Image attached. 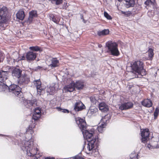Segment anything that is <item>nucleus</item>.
<instances>
[{"instance_id": "nucleus-2", "label": "nucleus", "mask_w": 159, "mask_h": 159, "mask_svg": "<svg viewBox=\"0 0 159 159\" xmlns=\"http://www.w3.org/2000/svg\"><path fill=\"white\" fill-rule=\"evenodd\" d=\"M131 67L132 71L128 72L127 74L129 75V79L134 78H141L145 75L147 72L143 69V63L140 61H137L131 63Z\"/></svg>"}, {"instance_id": "nucleus-10", "label": "nucleus", "mask_w": 159, "mask_h": 159, "mask_svg": "<svg viewBox=\"0 0 159 159\" xmlns=\"http://www.w3.org/2000/svg\"><path fill=\"white\" fill-rule=\"evenodd\" d=\"M34 84L36 87L37 92L40 93L42 90H44L45 88L41 85V83L40 80H35L34 81Z\"/></svg>"}, {"instance_id": "nucleus-50", "label": "nucleus", "mask_w": 159, "mask_h": 159, "mask_svg": "<svg viewBox=\"0 0 159 159\" xmlns=\"http://www.w3.org/2000/svg\"><path fill=\"white\" fill-rule=\"evenodd\" d=\"M83 17L82 16V17L81 18V19H83Z\"/></svg>"}, {"instance_id": "nucleus-43", "label": "nucleus", "mask_w": 159, "mask_h": 159, "mask_svg": "<svg viewBox=\"0 0 159 159\" xmlns=\"http://www.w3.org/2000/svg\"><path fill=\"white\" fill-rule=\"evenodd\" d=\"M147 146L148 148H151V147H152V146L150 144H147Z\"/></svg>"}, {"instance_id": "nucleus-27", "label": "nucleus", "mask_w": 159, "mask_h": 159, "mask_svg": "<svg viewBox=\"0 0 159 159\" xmlns=\"http://www.w3.org/2000/svg\"><path fill=\"white\" fill-rule=\"evenodd\" d=\"M91 102L93 104H95L98 102L99 98L97 95L92 96L89 98Z\"/></svg>"}, {"instance_id": "nucleus-8", "label": "nucleus", "mask_w": 159, "mask_h": 159, "mask_svg": "<svg viewBox=\"0 0 159 159\" xmlns=\"http://www.w3.org/2000/svg\"><path fill=\"white\" fill-rule=\"evenodd\" d=\"M149 134V130L148 129H141V136L142 137V142L145 143L148 141Z\"/></svg>"}, {"instance_id": "nucleus-17", "label": "nucleus", "mask_w": 159, "mask_h": 159, "mask_svg": "<svg viewBox=\"0 0 159 159\" xmlns=\"http://www.w3.org/2000/svg\"><path fill=\"white\" fill-rule=\"evenodd\" d=\"M22 71L21 70L17 68H15L12 71V75L13 76L19 78L21 75Z\"/></svg>"}, {"instance_id": "nucleus-28", "label": "nucleus", "mask_w": 159, "mask_h": 159, "mask_svg": "<svg viewBox=\"0 0 159 159\" xmlns=\"http://www.w3.org/2000/svg\"><path fill=\"white\" fill-rule=\"evenodd\" d=\"M98 109L94 107H91L89 110L88 113L89 114H90L91 115H93L96 113L98 111Z\"/></svg>"}, {"instance_id": "nucleus-39", "label": "nucleus", "mask_w": 159, "mask_h": 159, "mask_svg": "<svg viewBox=\"0 0 159 159\" xmlns=\"http://www.w3.org/2000/svg\"><path fill=\"white\" fill-rule=\"evenodd\" d=\"M3 58V54L0 51V62H1Z\"/></svg>"}, {"instance_id": "nucleus-5", "label": "nucleus", "mask_w": 159, "mask_h": 159, "mask_svg": "<svg viewBox=\"0 0 159 159\" xmlns=\"http://www.w3.org/2000/svg\"><path fill=\"white\" fill-rule=\"evenodd\" d=\"M9 91L16 96L20 97L21 95V89L16 85L12 84L10 85L9 87Z\"/></svg>"}, {"instance_id": "nucleus-11", "label": "nucleus", "mask_w": 159, "mask_h": 159, "mask_svg": "<svg viewBox=\"0 0 159 159\" xmlns=\"http://www.w3.org/2000/svg\"><path fill=\"white\" fill-rule=\"evenodd\" d=\"M36 57V53L33 52L29 51L26 54V57L27 61H33Z\"/></svg>"}, {"instance_id": "nucleus-9", "label": "nucleus", "mask_w": 159, "mask_h": 159, "mask_svg": "<svg viewBox=\"0 0 159 159\" xmlns=\"http://www.w3.org/2000/svg\"><path fill=\"white\" fill-rule=\"evenodd\" d=\"M133 105V103L131 102L124 103L119 107V109L121 110L129 109L132 108Z\"/></svg>"}, {"instance_id": "nucleus-15", "label": "nucleus", "mask_w": 159, "mask_h": 159, "mask_svg": "<svg viewBox=\"0 0 159 159\" xmlns=\"http://www.w3.org/2000/svg\"><path fill=\"white\" fill-rule=\"evenodd\" d=\"M41 113L40 109L39 107L36 108L33 115V119L34 120H38L40 117Z\"/></svg>"}, {"instance_id": "nucleus-36", "label": "nucleus", "mask_w": 159, "mask_h": 159, "mask_svg": "<svg viewBox=\"0 0 159 159\" xmlns=\"http://www.w3.org/2000/svg\"><path fill=\"white\" fill-rule=\"evenodd\" d=\"M159 112V109L157 107L156 108L155 110L154 113V116L155 117H157L158 115Z\"/></svg>"}, {"instance_id": "nucleus-42", "label": "nucleus", "mask_w": 159, "mask_h": 159, "mask_svg": "<svg viewBox=\"0 0 159 159\" xmlns=\"http://www.w3.org/2000/svg\"><path fill=\"white\" fill-rule=\"evenodd\" d=\"M45 159H54V158L53 157H45Z\"/></svg>"}, {"instance_id": "nucleus-1", "label": "nucleus", "mask_w": 159, "mask_h": 159, "mask_svg": "<svg viewBox=\"0 0 159 159\" xmlns=\"http://www.w3.org/2000/svg\"><path fill=\"white\" fill-rule=\"evenodd\" d=\"M75 120L81 130L84 137H85L87 140L89 142L87 146V150L89 152H92L96 141V139H93L94 132L91 130V132H90L86 129V124L84 119L78 118V119H75Z\"/></svg>"}, {"instance_id": "nucleus-4", "label": "nucleus", "mask_w": 159, "mask_h": 159, "mask_svg": "<svg viewBox=\"0 0 159 159\" xmlns=\"http://www.w3.org/2000/svg\"><path fill=\"white\" fill-rule=\"evenodd\" d=\"M33 142L31 141H23L21 145L22 149L24 151H26L27 153L30 152L31 154L33 153L32 148L33 146Z\"/></svg>"}, {"instance_id": "nucleus-20", "label": "nucleus", "mask_w": 159, "mask_h": 159, "mask_svg": "<svg viewBox=\"0 0 159 159\" xmlns=\"http://www.w3.org/2000/svg\"><path fill=\"white\" fill-rule=\"evenodd\" d=\"M99 108L102 112H105L108 110V106L104 102H101L99 104Z\"/></svg>"}, {"instance_id": "nucleus-40", "label": "nucleus", "mask_w": 159, "mask_h": 159, "mask_svg": "<svg viewBox=\"0 0 159 159\" xmlns=\"http://www.w3.org/2000/svg\"><path fill=\"white\" fill-rule=\"evenodd\" d=\"M72 159H84L83 158L80 157L79 156H76L74 157H73L72 158Z\"/></svg>"}, {"instance_id": "nucleus-13", "label": "nucleus", "mask_w": 159, "mask_h": 159, "mask_svg": "<svg viewBox=\"0 0 159 159\" xmlns=\"http://www.w3.org/2000/svg\"><path fill=\"white\" fill-rule=\"evenodd\" d=\"M25 105L27 108L32 109L33 107L36 106V101L34 100H27L25 101Z\"/></svg>"}, {"instance_id": "nucleus-31", "label": "nucleus", "mask_w": 159, "mask_h": 159, "mask_svg": "<svg viewBox=\"0 0 159 159\" xmlns=\"http://www.w3.org/2000/svg\"><path fill=\"white\" fill-rule=\"evenodd\" d=\"M155 4V0H147L145 4L147 6L152 5L154 6Z\"/></svg>"}, {"instance_id": "nucleus-25", "label": "nucleus", "mask_w": 159, "mask_h": 159, "mask_svg": "<svg viewBox=\"0 0 159 159\" xmlns=\"http://www.w3.org/2000/svg\"><path fill=\"white\" fill-rule=\"evenodd\" d=\"M143 105L147 107H149L152 105V101L149 99H146L142 102Z\"/></svg>"}, {"instance_id": "nucleus-16", "label": "nucleus", "mask_w": 159, "mask_h": 159, "mask_svg": "<svg viewBox=\"0 0 159 159\" xmlns=\"http://www.w3.org/2000/svg\"><path fill=\"white\" fill-rule=\"evenodd\" d=\"M29 16L27 20V23H30L33 21L34 18L37 16V11H32L29 12Z\"/></svg>"}, {"instance_id": "nucleus-19", "label": "nucleus", "mask_w": 159, "mask_h": 159, "mask_svg": "<svg viewBox=\"0 0 159 159\" xmlns=\"http://www.w3.org/2000/svg\"><path fill=\"white\" fill-rule=\"evenodd\" d=\"M7 84V82L6 81L2 82L1 81H0V91L9 90V87H8Z\"/></svg>"}, {"instance_id": "nucleus-46", "label": "nucleus", "mask_w": 159, "mask_h": 159, "mask_svg": "<svg viewBox=\"0 0 159 159\" xmlns=\"http://www.w3.org/2000/svg\"><path fill=\"white\" fill-rule=\"evenodd\" d=\"M122 13L123 14H125V12H123V11H122Z\"/></svg>"}, {"instance_id": "nucleus-23", "label": "nucleus", "mask_w": 159, "mask_h": 159, "mask_svg": "<svg viewBox=\"0 0 159 159\" xmlns=\"http://www.w3.org/2000/svg\"><path fill=\"white\" fill-rule=\"evenodd\" d=\"M75 88L77 89L80 90L82 89L84 86V84L83 82L80 81H77L74 83Z\"/></svg>"}, {"instance_id": "nucleus-44", "label": "nucleus", "mask_w": 159, "mask_h": 159, "mask_svg": "<svg viewBox=\"0 0 159 159\" xmlns=\"http://www.w3.org/2000/svg\"><path fill=\"white\" fill-rule=\"evenodd\" d=\"M98 46L99 48H101L102 47V45L101 44H99Z\"/></svg>"}, {"instance_id": "nucleus-32", "label": "nucleus", "mask_w": 159, "mask_h": 159, "mask_svg": "<svg viewBox=\"0 0 159 159\" xmlns=\"http://www.w3.org/2000/svg\"><path fill=\"white\" fill-rule=\"evenodd\" d=\"M50 20H51L54 22L57 23L58 22V20L57 18H55L53 14L50 15L49 16Z\"/></svg>"}, {"instance_id": "nucleus-21", "label": "nucleus", "mask_w": 159, "mask_h": 159, "mask_svg": "<svg viewBox=\"0 0 159 159\" xmlns=\"http://www.w3.org/2000/svg\"><path fill=\"white\" fill-rule=\"evenodd\" d=\"M51 63L49 66L51 67H55L58 66L59 61L57 58H53L51 60Z\"/></svg>"}, {"instance_id": "nucleus-47", "label": "nucleus", "mask_w": 159, "mask_h": 159, "mask_svg": "<svg viewBox=\"0 0 159 159\" xmlns=\"http://www.w3.org/2000/svg\"><path fill=\"white\" fill-rule=\"evenodd\" d=\"M83 21H84V23H85V20L84 19H83Z\"/></svg>"}, {"instance_id": "nucleus-34", "label": "nucleus", "mask_w": 159, "mask_h": 159, "mask_svg": "<svg viewBox=\"0 0 159 159\" xmlns=\"http://www.w3.org/2000/svg\"><path fill=\"white\" fill-rule=\"evenodd\" d=\"M29 49L31 50L35 51H37L40 50V48L38 46L30 47Z\"/></svg>"}, {"instance_id": "nucleus-18", "label": "nucleus", "mask_w": 159, "mask_h": 159, "mask_svg": "<svg viewBox=\"0 0 159 159\" xmlns=\"http://www.w3.org/2000/svg\"><path fill=\"white\" fill-rule=\"evenodd\" d=\"M105 118H103L101 120V122L100 123V125L98 127V130L100 133H102L103 130L104 128L106 126V124L104 122V121L106 120H105Z\"/></svg>"}, {"instance_id": "nucleus-49", "label": "nucleus", "mask_w": 159, "mask_h": 159, "mask_svg": "<svg viewBox=\"0 0 159 159\" xmlns=\"http://www.w3.org/2000/svg\"><path fill=\"white\" fill-rule=\"evenodd\" d=\"M35 153H34V154H33L34 155V154H35Z\"/></svg>"}, {"instance_id": "nucleus-12", "label": "nucleus", "mask_w": 159, "mask_h": 159, "mask_svg": "<svg viewBox=\"0 0 159 159\" xmlns=\"http://www.w3.org/2000/svg\"><path fill=\"white\" fill-rule=\"evenodd\" d=\"M85 108L84 105L81 102L78 101L75 103L74 109L75 111H78L82 110Z\"/></svg>"}, {"instance_id": "nucleus-45", "label": "nucleus", "mask_w": 159, "mask_h": 159, "mask_svg": "<svg viewBox=\"0 0 159 159\" xmlns=\"http://www.w3.org/2000/svg\"><path fill=\"white\" fill-rule=\"evenodd\" d=\"M25 58V57H22V60H24Z\"/></svg>"}, {"instance_id": "nucleus-41", "label": "nucleus", "mask_w": 159, "mask_h": 159, "mask_svg": "<svg viewBox=\"0 0 159 159\" xmlns=\"http://www.w3.org/2000/svg\"><path fill=\"white\" fill-rule=\"evenodd\" d=\"M29 81V79L25 76V82H24V83H27Z\"/></svg>"}, {"instance_id": "nucleus-37", "label": "nucleus", "mask_w": 159, "mask_h": 159, "mask_svg": "<svg viewBox=\"0 0 159 159\" xmlns=\"http://www.w3.org/2000/svg\"><path fill=\"white\" fill-rule=\"evenodd\" d=\"M104 16L108 19L111 20L112 19L111 16L106 12H104Z\"/></svg>"}, {"instance_id": "nucleus-33", "label": "nucleus", "mask_w": 159, "mask_h": 159, "mask_svg": "<svg viewBox=\"0 0 159 159\" xmlns=\"http://www.w3.org/2000/svg\"><path fill=\"white\" fill-rule=\"evenodd\" d=\"M19 80L18 82L20 83H24L25 81V76H20L19 78Z\"/></svg>"}, {"instance_id": "nucleus-35", "label": "nucleus", "mask_w": 159, "mask_h": 159, "mask_svg": "<svg viewBox=\"0 0 159 159\" xmlns=\"http://www.w3.org/2000/svg\"><path fill=\"white\" fill-rule=\"evenodd\" d=\"M136 153L135 152H132L130 155V158L132 159H138L137 156L135 157Z\"/></svg>"}, {"instance_id": "nucleus-22", "label": "nucleus", "mask_w": 159, "mask_h": 159, "mask_svg": "<svg viewBox=\"0 0 159 159\" xmlns=\"http://www.w3.org/2000/svg\"><path fill=\"white\" fill-rule=\"evenodd\" d=\"M16 17L18 19L22 20L24 18L25 15L23 10H20L16 14Z\"/></svg>"}, {"instance_id": "nucleus-29", "label": "nucleus", "mask_w": 159, "mask_h": 159, "mask_svg": "<svg viewBox=\"0 0 159 159\" xmlns=\"http://www.w3.org/2000/svg\"><path fill=\"white\" fill-rule=\"evenodd\" d=\"M109 33V31L108 29H105L101 31L98 32V34L99 36L105 35L108 34Z\"/></svg>"}, {"instance_id": "nucleus-26", "label": "nucleus", "mask_w": 159, "mask_h": 159, "mask_svg": "<svg viewBox=\"0 0 159 159\" xmlns=\"http://www.w3.org/2000/svg\"><path fill=\"white\" fill-rule=\"evenodd\" d=\"M126 2L125 6L128 8L130 7H133L135 4L134 0H125Z\"/></svg>"}, {"instance_id": "nucleus-38", "label": "nucleus", "mask_w": 159, "mask_h": 159, "mask_svg": "<svg viewBox=\"0 0 159 159\" xmlns=\"http://www.w3.org/2000/svg\"><path fill=\"white\" fill-rule=\"evenodd\" d=\"M57 109H58V110L61 111L63 113H68L69 112V111L67 109H61L60 108L58 107Z\"/></svg>"}, {"instance_id": "nucleus-48", "label": "nucleus", "mask_w": 159, "mask_h": 159, "mask_svg": "<svg viewBox=\"0 0 159 159\" xmlns=\"http://www.w3.org/2000/svg\"><path fill=\"white\" fill-rule=\"evenodd\" d=\"M152 147H153V148L154 147V148H155V147H156L155 146H154V147L152 146Z\"/></svg>"}, {"instance_id": "nucleus-6", "label": "nucleus", "mask_w": 159, "mask_h": 159, "mask_svg": "<svg viewBox=\"0 0 159 159\" xmlns=\"http://www.w3.org/2000/svg\"><path fill=\"white\" fill-rule=\"evenodd\" d=\"M7 8L3 7L0 9V26L2 23H5L7 20Z\"/></svg>"}, {"instance_id": "nucleus-24", "label": "nucleus", "mask_w": 159, "mask_h": 159, "mask_svg": "<svg viewBox=\"0 0 159 159\" xmlns=\"http://www.w3.org/2000/svg\"><path fill=\"white\" fill-rule=\"evenodd\" d=\"M74 83L72 82L70 84L65 86L64 87V90L68 92H72L75 89Z\"/></svg>"}, {"instance_id": "nucleus-30", "label": "nucleus", "mask_w": 159, "mask_h": 159, "mask_svg": "<svg viewBox=\"0 0 159 159\" xmlns=\"http://www.w3.org/2000/svg\"><path fill=\"white\" fill-rule=\"evenodd\" d=\"M153 51V50L151 48H149L148 51V58L150 60H152L154 54Z\"/></svg>"}, {"instance_id": "nucleus-14", "label": "nucleus", "mask_w": 159, "mask_h": 159, "mask_svg": "<svg viewBox=\"0 0 159 159\" xmlns=\"http://www.w3.org/2000/svg\"><path fill=\"white\" fill-rule=\"evenodd\" d=\"M8 72L7 71H3L0 72V80L2 82L6 81L8 82V80L7 79Z\"/></svg>"}, {"instance_id": "nucleus-7", "label": "nucleus", "mask_w": 159, "mask_h": 159, "mask_svg": "<svg viewBox=\"0 0 159 159\" xmlns=\"http://www.w3.org/2000/svg\"><path fill=\"white\" fill-rule=\"evenodd\" d=\"M58 86L57 84H52L47 86L46 91L48 93V95H52L54 94L56 91L58 89Z\"/></svg>"}, {"instance_id": "nucleus-3", "label": "nucleus", "mask_w": 159, "mask_h": 159, "mask_svg": "<svg viewBox=\"0 0 159 159\" xmlns=\"http://www.w3.org/2000/svg\"><path fill=\"white\" fill-rule=\"evenodd\" d=\"M106 46L107 48V52L109 54L115 56H118L120 55L118 47V44L116 42L108 41L106 43Z\"/></svg>"}]
</instances>
